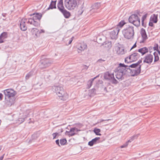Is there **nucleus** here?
Returning <instances> with one entry per match:
<instances>
[{
  "label": "nucleus",
  "mask_w": 160,
  "mask_h": 160,
  "mask_svg": "<svg viewBox=\"0 0 160 160\" xmlns=\"http://www.w3.org/2000/svg\"><path fill=\"white\" fill-rule=\"evenodd\" d=\"M52 90L61 100H65L68 98L67 94L64 91L63 87L61 86H54L52 87Z\"/></svg>",
  "instance_id": "nucleus-1"
},
{
  "label": "nucleus",
  "mask_w": 160,
  "mask_h": 160,
  "mask_svg": "<svg viewBox=\"0 0 160 160\" xmlns=\"http://www.w3.org/2000/svg\"><path fill=\"white\" fill-rule=\"evenodd\" d=\"M122 32L125 38L127 39H131L133 38L134 32L133 27L128 26L123 29Z\"/></svg>",
  "instance_id": "nucleus-2"
},
{
  "label": "nucleus",
  "mask_w": 160,
  "mask_h": 160,
  "mask_svg": "<svg viewBox=\"0 0 160 160\" xmlns=\"http://www.w3.org/2000/svg\"><path fill=\"white\" fill-rule=\"evenodd\" d=\"M34 16L32 18H30L28 19L27 23H30V24L33 25L35 27H37L39 25V23L38 21H39L42 17V15L38 13L36 14H33Z\"/></svg>",
  "instance_id": "nucleus-3"
},
{
  "label": "nucleus",
  "mask_w": 160,
  "mask_h": 160,
  "mask_svg": "<svg viewBox=\"0 0 160 160\" xmlns=\"http://www.w3.org/2000/svg\"><path fill=\"white\" fill-rule=\"evenodd\" d=\"M64 3L66 8L69 10L74 9L77 5L76 0H65Z\"/></svg>",
  "instance_id": "nucleus-4"
},
{
  "label": "nucleus",
  "mask_w": 160,
  "mask_h": 160,
  "mask_svg": "<svg viewBox=\"0 0 160 160\" xmlns=\"http://www.w3.org/2000/svg\"><path fill=\"white\" fill-rule=\"evenodd\" d=\"M133 68L132 69H131L129 68H127L126 70L129 73V75L131 76H135L138 75L141 72V68L139 67H131Z\"/></svg>",
  "instance_id": "nucleus-5"
},
{
  "label": "nucleus",
  "mask_w": 160,
  "mask_h": 160,
  "mask_svg": "<svg viewBox=\"0 0 160 160\" xmlns=\"http://www.w3.org/2000/svg\"><path fill=\"white\" fill-rule=\"evenodd\" d=\"M128 20L129 22L133 23L135 26H138L140 25V19L136 14L131 15L129 18Z\"/></svg>",
  "instance_id": "nucleus-6"
},
{
  "label": "nucleus",
  "mask_w": 160,
  "mask_h": 160,
  "mask_svg": "<svg viewBox=\"0 0 160 160\" xmlns=\"http://www.w3.org/2000/svg\"><path fill=\"white\" fill-rule=\"evenodd\" d=\"M52 62V60L50 59H43L41 61L39 67L40 68L43 69L50 66Z\"/></svg>",
  "instance_id": "nucleus-7"
},
{
  "label": "nucleus",
  "mask_w": 160,
  "mask_h": 160,
  "mask_svg": "<svg viewBox=\"0 0 160 160\" xmlns=\"http://www.w3.org/2000/svg\"><path fill=\"white\" fill-rule=\"evenodd\" d=\"M139 57L140 55L137 52L134 53L130 55L128 58H125V62L127 63L128 62L127 60L128 59L130 60L128 62L135 61Z\"/></svg>",
  "instance_id": "nucleus-8"
},
{
  "label": "nucleus",
  "mask_w": 160,
  "mask_h": 160,
  "mask_svg": "<svg viewBox=\"0 0 160 160\" xmlns=\"http://www.w3.org/2000/svg\"><path fill=\"white\" fill-rule=\"evenodd\" d=\"M80 131V130L76 128H71L70 131H66L65 132V135L69 137L75 135L77 134L78 132Z\"/></svg>",
  "instance_id": "nucleus-9"
},
{
  "label": "nucleus",
  "mask_w": 160,
  "mask_h": 160,
  "mask_svg": "<svg viewBox=\"0 0 160 160\" xmlns=\"http://www.w3.org/2000/svg\"><path fill=\"white\" fill-rule=\"evenodd\" d=\"M4 92L5 97L8 98L13 97L16 94V92L11 89H6L4 90Z\"/></svg>",
  "instance_id": "nucleus-10"
},
{
  "label": "nucleus",
  "mask_w": 160,
  "mask_h": 160,
  "mask_svg": "<svg viewBox=\"0 0 160 160\" xmlns=\"http://www.w3.org/2000/svg\"><path fill=\"white\" fill-rule=\"evenodd\" d=\"M115 72H117L116 75V78L119 80H122L123 79V75L126 73L125 71L122 70H119L116 69Z\"/></svg>",
  "instance_id": "nucleus-11"
},
{
  "label": "nucleus",
  "mask_w": 160,
  "mask_h": 160,
  "mask_svg": "<svg viewBox=\"0 0 160 160\" xmlns=\"http://www.w3.org/2000/svg\"><path fill=\"white\" fill-rule=\"evenodd\" d=\"M120 30V29L118 28H116L110 33V36L111 38L113 39H116L118 38V34Z\"/></svg>",
  "instance_id": "nucleus-12"
},
{
  "label": "nucleus",
  "mask_w": 160,
  "mask_h": 160,
  "mask_svg": "<svg viewBox=\"0 0 160 160\" xmlns=\"http://www.w3.org/2000/svg\"><path fill=\"white\" fill-rule=\"evenodd\" d=\"M29 111L27 110L26 112L23 113V115L22 118H19L17 120L16 123L19 124L21 123L24 121L25 118L28 117L29 114Z\"/></svg>",
  "instance_id": "nucleus-13"
},
{
  "label": "nucleus",
  "mask_w": 160,
  "mask_h": 160,
  "mask_svg": "<svg viewBox=\"0 0 160 160\" xmlns=\"http://www.w3.org/2000/svg\"><path fill=\"white\" fill-rule=\"evenodd\" d=\"M153 59V56L151 54H148L144 57V63L151 64Z\"/></svg>",
  "instance_id": "nucleus-14"
},
{
  "label": "nucleus",
  "mask_w": 160,
  "mask_h": 160,
  "mask_svg": "<svg viewBox=\"0 0 160 160\" xmlns=\"http://www.w3.org/2000/svg\"><path fill=\"white\" fill-rule=\"evenodd\" d=\"M27 21V19L23 18L21 21L20 27L21 30L25 31L27 29V27L25 24L26 22Z\"/></svg>",
  "instance_id": "nucleus-15"
},
{
  "label": "nucleus",
  "mask_w": 160,
  "mask_h": 160,
  "mask_svg": "<svg viewBox=\"0 0 160 160\" xmlns=\"http://www.w3.org/2000/svg\"><path fill=\"white\" fill-rule=\"evenodd\" d=\"M115 50L118 55H121L124 54L126 51L123 47L116 46L115 48Z\"/></svg>",
  "instance_id": "nucleus-16"
},
{
  "label": "nucleus",
  "mask_w": 160,
  "mask_h": 160,
  "mask_svg": "<svg viewBox=\"0 0 160 160\" xmlns=\"http://www.w3.org/2000/svg\"><path fill=\"white\" fill-rule=\"evenodd\" d=\"M131 67L129 66L125 65L124 64L120 63L119 64V66L116 69L117 70H122V71L127 72L126 70L127 68Z\"/></svg>",
  "instance_id": "nucleus-17"
},
{
  "label": "nucleus",
  "mask_w": 160,
  "mask_h": 160,
  "mask_svg": "<svg viewBox=\"0 0 160 160\" xmlns=\"http://www.w3.org/2000/svg\"><path fill=\"white\" fill-rule=\"evenodd\" d=\"M57 7L59 10L62 12L65 10L63 5V0H60L57 4Z\"/></svg>",
  "instance_id": "nucleus-18"
},
{
  "label": "nucleus",
  "mask_w": 160,
  "mask_h": 160,
  "mask_svg": "<svg viewBox=\"0 0 160 160\" xmlns=\"http://www.w3.org/2000/svg\"><path fill=\"white\" fill-rule=\"evenodd\" d=\"M114 74H111L108 72H106L105 73L104 78L105 79L111 80L114 77Z\"/></svg>",
  "instance_id": "nucleus-19"
},
{
  "label": "nucleus",
  "mask_w": 160,
  "mask_h": 160,
  "mask_svg": "<svg viewBox=\"0 0 160 160\" xmlns=\"http://www.w3.org/2000/svg\"><path fill=\"white\" fill-rule=\"evenodd\" d=\"M101 4L100 2L95 3L92 6V9L91 10V12H95L96 10L100 7Z\"/></svg>",
  "instance_id": "nucleus-20"
},
{
  "label": "nucleus",
  "mask_w": 160,
  "mask_h": 160,
  "mask_svg": "<svg viewBox=\"0 0 160 160\" xmlns=\"http://www.w3.org/2000/svg\"><path fill=\"white\" fill-rule=\"evenodd\" d=\"M148 49L146 47L141 48L138 50V51L141 53L142 55L148 52Z\"/></svg>",
  "instance_id": "nucleus-21"
},
{
  "label": "nucleus",
  "mask_w": 160,
  "mask_h": 160,
  "mask_svg": "<svg viewBox=\"0 0 160 160\" xmlns=\"http://www.w3.org/2000/svg\"><path fill=\"white\" fill-rule=\"evenodd\" d=\"M87 48V45L85 43H83L79 44L78 46V49L81 51H83Z\"/></svg>",
  "instance_id": "nucleus-22"
},
{
  "label": "nucleus",
  "mask_w": 160,
  "mask_h": 160,
  "mask_svg": "<svg viewBox=\"0 0 160 160\" xmlns=\"http://www.w3.org/2000/svg\"><path fill=\"white\" fill-rule=\"evenodd\" d=\"M158 16L157 14H153L151 17L150 21L154 23H157L158 21Z\"/></svg>",
  "instance_id": "nucleus-23"
},
{
  "label": "nucleus",
  "mask_w": 160,
  "mask_h": 160,
  "mask_svg": "<svg viewBox=\"0 0 160 160\" xmlns=\"http://www.w3.org/2000/svg\"><path fill=\"white\" fill-rule=\"evenodd\" d=\"M100 138L99 137H97L92 139L91 141L88 142V145L90 146H92L93 144L96 143L99 140Z\"/></svg>",
  "instance_id": "nucleus-24"
},
{
  "label": "nucleus",
  "mask_w": 160,
  "mask_h": 160,
  "mask_svg": "<svg viewBox=\"0 0 160 160\" xmlns=\"http://www.w3.org/2000/svg\"><path fill=\"white\" fill-rule=\"evenodd\" d=\"M102 45L108 49L111 48L112 46L111 42L107 41L104 42Z\"/></svg>",
  "instance_id": "nucleus-25"
},
{
  "label": "nucleus",
  "mask_w": 160,
  "mask_h": 160,
  "mask_svg": "<svg viewBox=\"0 0 160 160\" xmlns=\"http://www.w3.org/2000/svg\"><path fill=\"white\" fill-rule=\"evenodd\" d=\"M141 34L143 38V40H145L147 38V36L146 34L145 30L143 28L141 29Z\"/></svg>",
  "instance_id": "nucleus-26"
},
{
  "label": "nucleus",
  "mask_w": 160,
  "mask_h": 160,
  "mask_svg": "<svg viewBox=\"0 0 160 160\" xmlns=\"http://www.w3.org/2000/svg\"><path fill=\"white\" fill-rule=\"evenodd\" d=\"M56 1H52L51 3L49 6V7L47 9L48 10L50 9H52L53 8H56Z\"/></svg>",
  "instance_id": "nucleus-27"
},
{
  "label": "nucleus",
  "mask_w": 160,
  "mask_h": 160,
  "mask_svg": "<svg viewBox=\"0 0 160 160\" xmlns=\"http://www.w3.org/2000/svg\"><path fill=\"white\" fill-rule=\"evenodd\" d=\"M142 62V60H139L138 62L136 63H133L131 65H129V67H139V66H140V68H141V65H140V64Z\"/></svg>",
  "instance_id": "nucleus-28"
},
{
  "label": "nucleus",
  "mask_w": 160,
  "mask_h": 160,
  "mask_svg": "<svg viewBox=\"0 0 160 160\" xmlns=\"http://www.w3.org/2000/svg\"><path fill=\"white\" fill-rule=\"evenodd\" d=\"M61 12L66 18H69L70 16V13L66 9L63 11V12Z\"/></svg>",
  "instance_id": "nucleus-29"
},
{
  "label": "nucleus",
  "mask_w": 160,
  "mask_h": 160,
  "mask_svg": "<svg viewBox=\"0 0 160 160\" xmlns=\"http://www.w3.org/2000/svg\"><path fill=\"white\" fill-rule=\"evenodd\" d=\"M99 75L97 76L96 77H94V78L92 79H91L89 80L87 83V85L88 86V88H90V87L92 86V82L93 80L97 78V77H98Z\"/></svg>",
  "instance_id": "nucleus-30"
},
{
  "label": "nucleus",
  "mask_w": 160,
  "mask_h": 160,
  "mask_svg": "<svg viewBox=\"0 0 160 160\" xmlns=\"http://www.w3.org/2000/svg\"><path fill=\"white\" fill-rule=\"evenodd\" d=\"M96 89L93 88L89 90L88 95L90 97L93 96L96 94Z\"/></svg>",
  "instance_id": "nucleus-31"
},
{
  "label": "nucleus",
  "mask_w": 160,
  "mask_h": 160,
  "mask_svg": "<svg viewBox=\"0 0 160 160\" xmlns=\"http://www.w3.org/2000/svg\"><path fill=\"white\" fill-rule=\"evenodd\" d=\"M39 31V30L35 28H32L31 32L32 34H34L35 33V35L36 36H38V32Z\"/></svg>",
  "instance_id": "nucleus-32"
},
{
  "label": "nucleus",
  "mask_w": 160,
  "mask_h": 160,
  "mask_svg": "<svg viewBox=\"0 0 160 160\" xmlns=\"http://www.w3.org/2000/svg\"><path fill=\"white\" fill-rule=\"evenodd\" d=\"M34 72L32 71H30L29 73L27 74L26 76V79H28L32 77L34 74Z\"/></svg>",
  "instance_id": "nucleus-33"
},
{
  "label": "nucleus",
  "mask_w": 160,
  "mask_h": 160,
  "mask_svg": "<svg viewBox=\"0 0 160 160\" xmlns=\"http://www.w3.org/2000/svg\"><path fill=\"white\" fill-rule=\"evenodd\" d=\"M100 131L101 130L97 128H95L93 130L94 132L96 135L99 136H101V135L100 133H99V132H100Z\"/></svg>",
  "instance_id": "nucleus-34"
},
{
  "label": "nucleus",
  "mask_w": 160,
  "mask_h": 160,
  "mask_svg": "<svg viewBox=\"0 0 160 160\" xmlns=\"http://www.w3.org/2000/svg\"><path fill=\"white\" fill-rule=\"evenodd\" d=\"M154 57V62H156L159 60V57L158 54L156 52L153 53Z\"/></svg>",
  "instance_id": "nucleus-35"
},
{
  "label": "nucleus",
  "mask_w": 160,
  "mask_h": 160,
  "mask_svg": "<svg viewBox=\"0 0 160 160\" xmlns=\"http://www.w3.org/2000/svg\"><path fill=\"white\" fill-rule=\"evenodd\" d=\"M125 24V23L124 22V21H121L118 24L117 28H119V27L120 28H121Z\"/></svg>",
  "instance_id": "nucleus-36"
},
{
  "label": "nucleus",
  "mask_w": 160,
  "mask_h": 160,
  "mask_svg": "<svg viewBox=\"0 0 160 160\" xmlns=\"http://www.w3.org/2000/svg\"><path fill=\"white\" fill-rule=\"evenodd\" d=\"M138 137L137 135H134L133 136L130 138V139L127 141V142H131L135 138H137Z\"/></svg>",
  "instance_id": "nucleus-37"
},
{
  "label": "nucleus",
  "mask_w": 160,
  "mask_h": 160,
  "mask_svg": "<svg viewBox=\"0 0 160 160\" xmlns=\"http://www.w3.org/2000/svg\"><path fill=\"white\" fill-rule=\"evenodd\" d=\"M0 37L2 38L3 39H4L7 37V33L6 32H3L0 35Z\"/></svg>",
  "instance_id": "nucleus-38"
},
{
  "label": "nucleus",
  "mask_w": 160,
  "mask_h": 160,
  "mask_svg": "<svg viewBox=\"0 0 160 160\" xmlns=\"http://www.w3.org/2000/svg\"><path fill=\"white\" fill-rule=\"evenodd\" d=\"M60 143L62 145H64L67 142V140L65 139H61L60 140Z\"/></svg>",
  "instance_id": "nucleus-39"
},
{
  "label": "nucleus",
  "mask_w": 160,
  "mask_h": 160,
  "mask_svg": "<svg viewBox=\"0 0 160 160\" xmlns=\"http://www.w3.org/2000/svg\"><path fill=\"white\" fill-rule=\"evenodd\" d=\"M111 81H112V83L114 84H117L118 82V81L115 78L114 76L113 77Z\"/></svg>",
  "instance_id": "nucleus-40"
},
{
  "label": "nucleus",
  "mask_w": 160,
  "mask_h": 160,
  "mask_svg": "<svg viewBox=\"0 0 160 160\" xmlns=\"http://www.w3.org/2000/svg\"><path fill=\"white\" fill-rule=\"evenodd\" d=\"M58 135V133L56 132L53 133L52 134V136H53V139H54L56 138V136Z\"/></svg>",
  "instance_id": "nucleus-41"
},
{
  "label": "nucleus",
  "mask_w": 160,
  "mask_h": 160,
  "mask_svg": "<svg viewBox=\"0 0 160 160\" xmlns=\"http://www.w3.org/2000/svg\"><path fill=\"white\" fill-rule=\"evenodd\" d=\"M128 143L127 142H126L125 144H124L123 145L121 146V148H122L126 147L128 145Z\"/></svg>",
  "instance_id": "nucleus-42"
},
{
  "label": "nucleus",
  "mask_w": 160,
  "mask_h": 160,
  "mask_svg": "<svg viewBox=\"0 0 160 160\" xmlns=\"http://www.w3.org/2000/svg\"><path fill=\"white\" fill-rule=\"evenodd\" d=\"M147 16V14H145L142 16V20L144 21L146 18Z\"/></svg>",
  "instance_id": "nucleus-43"
},
{
  "label": "nucleus",
  "mask_w": 160,
  "mask_h": 160,
  "mask_svg": "<svg viewBox=\"0 0 160 160\" xmlns=\"http://www.w3.org/2000/svg\"><path fill=\"white\" fill-rule=\"evenodd\" d=\"M45 32L44 30L43 29H41L40 31L39 30L38 32V34H40L42 33H44Z\"/></svg>",
  "instance_id": "nucleus-44"
},
{
  "label": "nucleus",
  "mask_w": 160,
  "mask_h": 160,
  "mask_svg": "<svg viewBox=\"0 0 160 160\" xmlns=\"http://www.w3.org/2000/svg\"><path fill=\"white\" fill-rule=\"evenodd\" d=\"M154 50H157V51L158 52L159 54L160 55V51H159V50L158 49V48L157 47H154L153 48Z\"/></svg>",
  "instance_id": "nucleus-45"
},
{
  "label": "nucleus",
  "mask_w": 160,
  "mask_h": 160,
  "mask_svg": "<svg viewBox=\"0 0 160 160\" xmlns=\"http://www.w3.org/2000/svg\"><path fill=\"white\" fill-rule=\"evenodd\" d=\"M74 38V37H73L71 38V39L69 40L68 42V44H69L71 43Z\"/></svg>",
  "instance_id": "nucleus-46"
},
{
  "label": "nucleus",
  "mask_w": 160,
  "mask_h": 160,
  "mask_svg": "<svg viewBox=\"0 0 160 160\" xmlns=\"http://www.w3.org/2000/svg\"><path fill=\"white\" fill-rule=\"evenodd\" d=\"M105 61V60L102 59H100L98 60V61H97V62H99L100 63H102L103 62H104Z\"/></svg>",
  "instance_id": "nucleus-47"
},
{
  "label": "nucleus",
  "mask_w": 160,
  "mask_h": 160,
  "mask_svg": "<svg viewBox=\"0 0 160 160\" xmlns=\"http://www.w3.org/2000/svg\"><path fill=\"white\" fill-rule=\"evenodd\" d=\"M153 22H152L150 21L149 23V26L151 27H152L153 25Z\"/></svg>",
  "instance_id": "nucleus-48"
},
{
  "label": "nucleus",
  "mask_w": 160,
  "mask_h": 160,
  "mask_svg": "<svg viewBox=\"0 0 160 160\" xmlns=\"http://www.w3.org/2000/svg\"><path fill=\"white\" fill-rule=\"evenodd\" d=\"M82 67H83V69H87L88 68V67L86 65H83Z\"/></svg>",
  "instance_id": "nucleus-49"
},
{
  "label": "nucleus",
  "mask_w": 160,
  "mask_h": 160,
  "mask_svg": "<svg viewBox=\"0 0 160 160\" xmlns=\"http://www.w3.org/2000/svg\"><path fill=\"white\" fill-rule=\"evenodd\" d=\"M4 42V39H3L1 37H0V43H2Z\"/></svg>",
  "instance_id": "nucleus-50"
},
{
  "label": "nucleus",
  "mask_w": 160,
  "mask_h": 160,
  "mask_svg": "<svg viewBox=\"0 0 160 160\" xmlns=\"http://www.w3.org/2000/svg\"><path fill=\"white\" fill-rule=\"evenodd\" d=\"M56 143L58 145V146H60V145L59 144V140L58 139L56 141Z\"/></svg>",
  "instance_id": "nucleus-51"
},
{
  "label": "nucleus",
  "mask_w": 160,
  "mask_h": 160,
  "mask_svg": "<svg viewBox=\"0 0 160 160\" xmlns=\"http://www.w3.org/2000/svg\"><path fill=\"white\" fill-rule=\"evenodd\" d=\"M2 97H3V95H2V93H0V100H2Z\"/></svg>",
  "instance_id": "nucleus-52"
},
{
  "label": "nucleus",
  "mask_w": 160,
  "mask_h": 160,
  "mask_svg": "<svg viewBox=\"0 0 160 160\" xmlns=\"http://www.w3.org/2000/svg\"><path fill=\"white\" fill-rule=\"evenodd\" d=\"M109 120H110V119H107V120H103V119H101L100 120V122H102L103 121H109Z\"/></svg>",
  "instance_id": "nucleus-53"
},
{
  "label": "nucleus",
  "mask_w": 160,
  "mask_h": 160,
  "mask_svg": "<svg viewBox=\"0 0 160 160\" xmlns=\"http://www.w3.org/2000/svg\"><path fill=\"white\" fill-rule=\"evenodd\" d=\"M136 43H135V44H134L133 45V46L132 47V48H131V49H132V48H135L136 47Z\"/></svg>",
  "instance_id": "nucleus-54"
},
{
  "label": "nucleus",
  "mask_w": 160,
  "mask_h": 160,
  "mask_svg": "<svg viewBox=\"0 0 160 160\" xmlns=\"http://www.w3.org/2000/svg\"><path fill=\"white\" fill-rule=\"evenodd\" d=\"M36 135L35 134H34L32 136V138L33 139H35V137L36 136Z\"/></svg>",
  "instance_id": "nucleus-55"
},
{
  "label": "nucleus",
  "mask_w": 160,
  "mask_h": 160,
  "mask_svg": "<svg viewBox=\"0 0 160 160\" xmlns=\"http://www.w3.org/2000/svg\"><path fill=\"white\" fill-rule=\"evenodd\" d=\"M4 155V154L2 156L0 157V160H2L3 159Z\"/></svg>",
  "instance_id": "nucleus-56"
},
{
  "label": "nucleus",
  "mask_w": 160,
  "mask_h": 160,
  "mask_svg": "<svg viewBox=\"0 0 160 160\" xmlns=\"http://www.w3.org/2000/svg\"><path fill=\"white\" fill-rule=\"evenodd\" d=\"M144 21H142V26H144Z\"/></svg>",
  "instance_id": "nucleus-57"
},
{
  "label": "nucleus",
  "mask_w": 160,
  "mask_h": 160,
  "mask_svg": "<svg viewBox=\"0 0 160 160\" xmlns=\"http://www.w3.org/2000/svg\"><path fill=\"white\" fill-rule=\"evenodd\" d=\"M104 90L105 91H107V88L106 87H105L104 88Z\"/></svg>",
  "instance_id": "nucleus-58"
},
{
  "label": "nucleus",
  "mask_w": 160,
  "mask_h": 160,
  "mask_svg": "<svg viewBox=\"0 0 160 160\" xmlns=\"http://www.w3.org/2000/svg\"><path fill=\"white\" fill-rule=\"evenodd\" d=\"M1 146H0V151L1 150Z\"/></svg>",
  "instance_id": "nucleus-59"
},
{
  "label": "nucleus",
  "mask_w": 160,
  "mask_h": 160,
  "mask_svg": "<svg viewBox=\"0 0 160 160\" xmlns=\"http://www.w3.org/2000/svg\"><path fill=\"white\" fill-rule=\"evenodd\" d=\"M45 76V77H47V78H49V77H48L47 76Z\"/></svg>",
  "instance_id": "nucleus-60"
},
{
  "label": "nucleus",
  "mask_w": 160,
  "mask_h": 160,
  "mask_svg": "<svg viewBox=\"0 0 160 160\" xmlns=\"http://www.w3.org/2000/svg\"><path fill=\"white\" fill-rule=\"evenodd\" d=\"M99 39L100 40H101V39H101V38H100Z\"/></svg>",
  "instance_id": "nucleus-61"
}]
</instances>
